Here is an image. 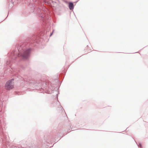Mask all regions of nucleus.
I'll use <instances>...</instances> for the list:
<instances>
[{
    "label": "nucleus",
    "instance_id": "obj_1",
    "mask_svg": "<svg viewBox=\"0 0 148 148\" xmlns=\"http://www.w3.org/2000/svg\"><path fill=\"white\" fill-rule=\"evenodd\" d=\"M13 80V79H11L7 82L5 85V88L7 90H10L14 88Z\"/></svg>",
    "mask_w": 148,
    "mask_h": 148
},
{
    "label": "nucleus",
    "instance_id": "obj_2",
    "mask_svg": "<svg viewBox=\"0 0 148 148\" xmlns=\"http://www.w3.org/2000/svg\"><path fill=\"white\" fill-rule=\"evenodd\" d=\"M30 50V49H28L25 52L24 54L22 56V57L23 59H27L28 58L29 54V53Z\"/></svg>",
    "mask_w": 148,
    "mask_h": 148
},
{
    "label": "nucleus",
    "instance_id": "obj_3",
    "mask_svg": "<svg viewBox=\"0 0 148 148\" xmlns=\"http://www.w3.org/2000/svg\"><path fill=\"white\" fill-rule=\"evenodd\" d=\"M69 7L70 10H71L73 8V5L72 3H70L69 4Z\"/></svg>",
    "mask_w": 148,
    "mask_h": 148
}]
</instances>
